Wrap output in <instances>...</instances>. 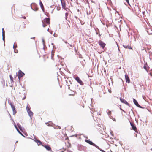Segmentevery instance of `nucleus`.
<instances>
[{
	"label": "nucleus",
	"mask_w": 152,
	"mask_h": 152,
	"mask_svg": "<svg viewBox=\"0 0 152 152\" xmlns=\"http://www.w3.org/2000/svg\"><path fill=\"white\" fill-rule=\"evenodd\" d=\"M67 24L68 25L69 28H70V26L68 24Z\"/></svg>",
	"instance_id": "nucleus-33"
},
{
	"label": "nucleus",
	"mask_w": 152,
	"mask_h": 152,
	"mask_svg": "<svg viewBox=\"0 0 152 152\" xmlns=\"http://www.w3.org/2000/svg\"><path fill=\"white\" fill-rule=\"evenodd\" d=\"M49 28H48V29H47V31H49Z\"/></svg>",
	"instance_id": "nucleus-35"
},
{
	"label": "nucleus",
	"mask_w": 152,
	"mask_h": 152,
	"mask_svg": "<svg viewBox=\"0 0 152 152\" xmlns=\"http://www.w3.org/2000/svg\"><path fill=\"white\" fill-rule=\"evenodd\" d=\"M4 31V28H2V31Z\"/></svg>",
	"instance_id": "nucleus-38"
},
{
	"label": "nucleus",
	"mask_w": 152,
	"mask_h": 152,
	"mask_svg": "<svg viewBox=\"0 0 152 152\" xmlns=\"http://www.w3.org/2000/svg\"><path fill=\"white\" fill-rule=\"evenodd\" d=\"M34 38H35V37H33V38H31V39H34Z\"/></svg>",
	"instance_id": "nucleus-37"
},
{
	"label": "nucleus",
	"mask_w": 152,
	"mask_h": 152,
	"mask_svg": "<svg viewBox=\"0 0 152 152\" xmlns=\"http://www.w3.org/2000/svg\"><path fill=\"white\" fill-rule=\"evenodd\" d=\"M100 150L102 152H106L105 151L103 150L100 149Z\"/></svg>",
	"instance_id": "nucleus-28"
},
{
	"label": "nucleus",
	"mask_w": 152,
	"mask_h": 152,
	"mask_svg": "<svg viewBox=\"0 0 152 152\" xmlns=\"http://www.w3.org/2000/svg\"><path fill=\"white\" fill-rule=\"evenodd\" d=\"M130 125L132 128V129L135 131L136 132H137L136 127L135 124L134 123L130 122Z\"/></svg>",
	"instance_id": "nucleus-6"
},
{
	"label": "nucleus",
	"mask_w": 152,
	"mask_h": 152,
	"mask_svg": "<svg viewBox=\"0 0 152 152\" xmlns=\"http://www.w3.org/2000/svg\"><path fill=\"white\" fill-rule=\"evenodd\" d=\"M123 46L125 48L128 49H132V48L131 47V46L129 45H123Z\"/></svg>",
	"instance_id": "nucleus-13"
},
{
	"label": "nucleus",
	"mask_w": 152,
	"mask_h": 152,
	"mask_svg": "<svg viewBox=\"0 0 152 152\" xmlns=\"http://www.w3.org/2000/svg\"><path fill=\"white\" fill-rule=\"evenodd\" d=\"M70 45L71 47H72V45Z\"/></svg>",
	"instance_id": "nucleus-36"
},
{
	"label": "nucleus",
	"mask_w": 152,
	"mask_h": 152,
	"mask_svg": "<svg viewBox=\"0 0 152 152\" xmlns=\"http://www.w3.org/2000/svg\"><path fill=\"white\" fill-rule=\"evenodd\" d=\"M26 28V25L25 24H24V26H23V28Z\"/></svg>",
	"instance_id": "nucleus-29"
},
{
	"label": "nucleus",
	"mask_w": 152,
	"mask_h": 152,
	"mask_svg": "<svg viewBox=\"0 0 152 152\" xmlns=\"http://www.w3.org/2000/svg\"><path fill=\"white\" fill-rule=\"evenodd\" d=\"M85 141L86 142H87L88 143H89L90 145H92L93 146H94L96 147V148H99L98 146L96 145L92 141H90L89 140H85Z\"/></svg>",
	"instance_id": "nucleus-4"
},
{
	"label": "nucleus",
	"mask_w": 152,
	"mask_h": 152,
	"mask_svg": "<svg viewBox=\"0 0 152 152\" xmlns=\"http://www.w3.org/2000/svg\"><path fill=\"white\" fill-rule=\"evenodd\" d=\"M42 25L43 27H45L47 25H50V19L49 18H45L42 20Z\"/></svg>",
	"instance_id": "nucleus-1"
},
{
	"label": "nucleus",
	"mask_w": 152,
	"mask_h": 152,
	"mask_svg": "<svg viewBox=\"0 0 152 152\" xmlns=\"http://www.w3.org/2000/svg\"><path fill=\"white\" fill-rule=\"evenodd\" d=\"M150 74L151 76H152V69L150 71Z\"/></svg>",
	"instance_id": "nucleus-24"
},
{
	"label": "nucleus",
	"mask_w": 152,
	"mask_h": 152,
	"mask_svg": "<svg viewBox=\"0 0 152 152\" xmlns=\"http://www.w3.org/2000/svg\"><path fill=\"white\" fill-rule=\"evenodd\" d=\"M36 142H37V144L38 145H42V143L39 140H36L35 141Z\"/></svg>",
	"instance_id": "nucleus-14"
},
{
	"label": "nucleus",
	"mask_w": 152,
	"mask_h": 152,
	"mask_svg": "<svg viewBox=\"0 0 152 152\" xmlns=\"http://www.w3.org/2000/svg\"><path fill=\"white\" fill-rule=\"evenodd\" d=\"M98 43L100 46L103 48L104 49L106 45V44L101 40L99 41Z\"/></svg>",
	"instance_id": "nucleus-5"
},
{
	"label": "nucleus",
	"mask_w": 152,
	"mask_h": 152,
	"mask_svg": "<svg viewBox=\"0 0 152 152\" xmlns=\"http://www.w3.org/2000/svg\"><path fill=\"white\" fill-rule=\"evenodd\" d=\"M25 74L21 70H19L18 72V79L20 80L21 78L24 76Z\"/></svg>",
	"instance_id": "nucleus-3"
},
{
	"label": "nucleus",
	"mask_w": 152,
	"mask_h": 152,
	"mask_svg": "<svg viewBox=\"0 0 152 152\" xmlns=\"http://www.w3.org/2000/svg\"><path fill=\"white\" fill-rule=\"evenodd\" d=\"M151 150L152 151V148H151Z\"/></svg>",
	"instance_id": "nucleus-39"
},
{
	"label": "nucleus",
	"mask_w": 152,
	"mask_h": 152,
	"mask_svg": "<svg viewBox=\"0 0 152 152\" xmlns=\"http://www.w3.org/2000/svg\"><path fill=\"white\" fill-rule=\"evenodd\" d=\"M68 15V13H66L65 15L66 16Z\"/></svg>",
	"instance_id": "nucleus-32"
},
{
	"label": "nucleus",
	"mask_w": 152,
	"mask_h": 152,
	"mask_svg": "<svg viewBox=\"0 0 152 152\" xmlns=\"http://www.w3.org/2000/svg\"><path fill=\"white\" fill-rule=\"evenodd\" d=\"M11 108L13 110V115H15L16 113V110L15 109V106L12 104H10Z\"/></svg>",
	"instance_id": "nucleus-8"
},
{
	"label": "nucleus",
	"mask_w": 152,
	"mask_h": 152,
	"mask_svg": "<svg viewBox=\"0 0 152 152\" xmlns=\"http://www.w3.org/2000/svg\"><path fill=\"white\" fill-rule=\"evenodd\" d=\"M40 5L41 7V8L43 10V11H44V6H43L42 3V2L41 1H40Z\"/></svg>",
	"instance_id": "nucleus-17"
},
{
	"label": "nucleus",
	"mask_w": 152,
	"mask_h": 152,
	"mask_svg": "<svg viewBox=\"0 0 152 152\" xmlns=\"http://www.w3.org/2000/svg\"><path fill=\"white\" fill-rule=\"evenodd\" d=\"M10 78L11 81L13 82V79L11 75H10Z\"/></svg>",
	"instance_id": "nucleus-22"
},
{
	"label": "nucleus",
	"mask_w": 152,
	"mask_h": 152,
	"mask_svg": "<svg viewBox=\"0 0 152 152\" xmlns=\"http://www.w3.org/2000/svg\"><path fill=\"white\" fill-rule=\"evenodd\" d=\"M120 100L121 101L124 103H128L125 100H124V99H120Z\"/></svg>",
	"instance_id": "nucleus-19"
},
{
	"label": "nucleus",
	"mask_w": 152,
	"mask_h": 152,
	"mask_svg": "<svg viewBox=\"0 0 152 152\" xmlns=\"http://www.w3.org/2000/svg\"><path fill=\"white\" fill-rule=\"evenodd\" d=\"M145 11H146V10L145 9H144V11H142V10H141V9L140 10V12H141V13H142V14L143 15V17L145 16Z\"/></svg>",
	"instance_id": "nucleus-15"
},
{
	"label": "nucleus",
	"mask_w": 152,
	"mask_h": 152,
	"mask_svg": "<svg viewBox=\"0 0 152 152\" xmlns=\"http://www.w3.org/2000/svg\"><path fill=\"white\" fill-rule=\"evenodd\" d=\"M133 101L134 103V104H135V105L136 106H137V107H141L138 104L137 102L135 99H133Z\"/></svg>",
	"instance_id": "nucleus-12"
},
{
	"label": "nucleus",
	"mask_w": 152,
	"mask_h": 152,
	"mask_svg": "<svg viewBox=\"0 0 152 152\" xmlns=\"http://www.w3.org/2000/svg\"><path fill=\"white\" fill-rule=\"evenodd\" d=\"M57 9L58 10H59L60 9V7H57Z\"/></svg>",
	"instance_id": "nucleus-26"
},
{
	"label": "nucleus",
	"mask_w": 152,
	"mask_h": 152,
	"mask_svg": "<svg viewBox=\"0 0 152 152\" xmlns=\"http://www.w3.org/2000/svg\"><path fill=\"white\" fill-rule=\"evenodd\" d=\"M43 146L48 151H52L51 150V147L48 145H43Z\"/></svg>",
	"instance_id": "nucleus-11"
},
{
	"label": "nucleus",
	"mask_w": 152,
	"mask_h": 152,
	"mask_svg": "<svg viewBox=\"0 0 152 152\" xmlns=\"http://www.w3.org/2000/svg\"><path fill=\"white\" fill-rule=\"evenodd\" d=\"M15 127L16 128L18 132L20 134H22L21 132L19 130V129L17 128V127L16 126H15Z\"/></svg>",
	"instance_id": "nucleus-23"
},
{
	"label": "nucleus",
	"mask_w": 152,
	"mask_h": 152,
	"mask_svg": "<svg viewBox=\"0 0 152 152\" xmlns=\"http://www.w3.org/2000/svg\"><path fill=\"white\" fill-rule=\"evenodd\" d=\"M62 4V7L64 9H65L66 7V4L65 1L64 0H61Z\"/></svg>",
	"instance_id": "nucleus-9"
},
{
	"label": "nucleus",
	"mask_w": 152,
	"mask_h": 152,
	"mask_svg": "<svg viewBox=\"0 0 152 152\" xmlns=\"http://www.w3.org/2000/svg\"><path fill=\"white\" fill-rule=\"evenodd\" d=\"M66 139H67V140H69V138H68V137H67L66 138Z\"/></svg>",
	"instance_id": "nucleus-34"
},
{
	"label": "nucleus",
	"mask_w": 152,
	"mask_h": 152,
	"mask_svg": "<svg viewBox=\"0 0 152 152\" xmlns=\"http://www.w3.org/2000/svg\"><path fill=\"white\" fill-rule=\"evenodd\" d=\"M143 68L147 71H148V70L149 69V67L146 64L144 65Z\"/></svg>",
	"instance_id": "nucleus-16"
},
{
	"label": "nucleus",
	"mask_w": 152,
	"mask_h": 152,
	"mask_svg": "<svg viewBox=\"0 0 152 152\" xmlns=\"http://www.w3.org/2000/svg\"><path fill=\"white\" fill-rule=\"evenodd\" d=\"M126 2H127V3H128V4L130 5V4H129V0H126Z\"/></svg>",
	"instance_id": "nucleus-27"
},
{
	"label": "nucleus",
	"mask_w": 152,
	"mask_h": 152,
	"mask_svg": "<svg viewBox=\"0 0 152 152\" xmlns=\"http://www.w3.org/2000/svg\"><path fill=\"white\" fill-rule=\"evenodd\" d=\"M31 108L28 106L27 105L26 107V109L28 114V115L30 117H31L33 116V113L30 110Z\"/></svg>",
	"instance_id": "nucleus-2"
},
{
	"label": "nucleus",
	"mask_w": 152,
	"mask_h": 152,
	"mask_svg": "<svg viewBox=\"0 0 152 152\" xmlns=\"http://www.w3.org/2000/svg\"><path fill=\"white\" fill-rule=\"evenodd\" d=\"M75 80L81 85H82L83 84V83L82 81L80 80L78 77H77L75 78Z\"/></svg>",
	"instance_id": "nucleus-7"
},
{
	"label": "nucleus",
	"mask_w": 152,
	"mask_h": 152,
	"mask_svg": "<svg viewBox=\"0 0 152 152\" xmlns=\"http://www.w3.org/2000/svg\"><path fill=\"white\" fill-rule=\"evenodd\" d=\"M17 46H15V45H14V46H13V48L14 49V52H15V53H17L18 52V50L17 49H15V48H17Z\"/></svg>",
	"instance_id": "nucleus-18"
},
{
	"label": "nucleus",
	"mask_w": 152,
	"mask_h": 152,
	"mask_svg": "<svg viewBox=\"0 0 152 152\" xmlns=\"http://www.w3.org/2000/svg\"><path fill=\"white\" fill-rule=\"evenodd\" d=\"M2 36L3 39L5 38V31H2Z\"/></svg>",
	"instance_id": "nucleus-21"
},
{
	"label": "nucleus",
	"mask_w": 152,
	"mask_h": 152,
	"mask_svg": "<svg viewBox=\"0 0 152 152\" xmlns=\"http://www.w3.org/2000/svg\"><path fill=\"white\" fill-rule=\"evenodd\" d=\"M126 81V83H129L130 82V80L127 74H126L125 75Z\"/></svg>",
	"instance_id": "nucleus-10"
},
{
	"label": "nucleus",
	"mask_w": 152,
	"mask_h": 152,
	"mask_svg": "<svg viewBox=\"0 0 152 152\" xmlns=\"http://www.w3.org/2000/svg\"><path fill=\"white\" fill-rule=\"evenodd\" d=\"M22 18H23V19H26V17L25 16H23L22 17Z\"/></svg>",
	"instance_id": "nucleus-31"
},
{
	"label": "nucleus",
	"mask_w": 152,
	"mask_h": 152,
	"mask_svg": "<svg viewBox=\"0 0 152 152\" xmlns=\"http://www.w3.org/2000/svg\"><path fill=\"white\" fill-rule=\"evenodd\" d=\"M115 148H113V150L114 151H115V152H118V149H117V148H116V146L115 147Z\"/></svg>",
	"instance_id": "nucleus-20"
},
{
	"label": "nucleus",
	"mask_w": 152,
	"mask_h": 152,
	"mask_svg": "<svg viewBox=\"0 0 152 152\" xmlns=\"http://www.w3.org/2000/svg\"><path fill=\"white\" fill-rule=\"evenodd\" d=\"M108 114H111V112L110 111H109L108 113Z\"/></svg>",
	"instance_id": "nucleus-30"
},
{
	"label": "nucleus",
	"mask_w": 152,
	"mask_h": 152,
	"mask_svg": "<svg viewBox=\"0 0 152 152\" xmlns=\"http://www.w3.org/2000/svg\"><path fill=\"white\" fill-rule=\"evenodd\" d=\"M56 129H61V127L59 126H56Z\"/></svg>",
	"instance_id": "nucleus-25"
}]
</instances>
